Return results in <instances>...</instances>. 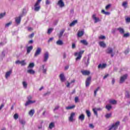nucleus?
<instances>
[{
  "mask_svg": "<svg viewBox=\"0 0 130 130\" xmlns=\"http://www.w3.org/2000/svg\"><path fill=\"white\" fill-rule=\"evenodd\" d=\"M84 33H85L84 30L79 31H78V34H77V36L78 37H82V36H83V35H84Z\"/></svg>",
  "mask_w": 130,
  "mask_h": 130,
  "instance_id": "5701e85b",
  "label": "nucleus"
},
{
  "mask_svg": "<svg viewBox=\"0 0 130 130\" xmlns=\"http://www.w3.org/2000/svg\"><path fill=\"white\" fill-rule=\"evenodd\" d=\"M108 76H109V74L106 75L104 77L103 79H106V78H107V77H108Z\"/></svg>",
  "mask_w": 130,
  "mask_h": 130,
  "instance_id": "338daca9",
  "label": "nucleus"
},
{
  "mask_svg": "<svg viewBox=\"0 0 130 130\" xmlns=\"http://www.w3.org/2000/svg\"><path fill=\"white\" fill-rule=\"evenodd\" d=\"M75 107H76V106L75 105H73L72 106L66 107V109H67V110H70L71 109H74Z\"/></svg>",
  "mask_w": 130,
  "mask_h": 130,
  "instance_id": "2f4dec72",
  "label": "nucleus"
},
{
  "mask_svg": "<svg viewBox=\"0 0 130 130\" xmlns=\"http://www.w3.org/2000/svg\"><path fill=\"white\" fill-rule=\"evenodd\" d=\"M125 97L127 98V99H129L130 98V94L128 91H126L125 93Z\"/></svg>",
  "mask_w": 130,
  "mask_h": 130,
  "instance_id": "c9c22d12",
  "label": "nucleus"
},
{
  "mask_svg": "<svg viewBox=\"0 0 130 130\" xmlns=\"http://www.w3.org/2000/svg\"><path fill=\"white\" fill-rule=\"evenodd\" d=\"M110 7H111V5L110 4L108 5L107 6H106V10H108V9H109Z\"/></svg>",
  "mask_w": 130,
  "mask_h": 130,
  "instance_id": "6e6d98bb",
  "label": "nucleus"
},
{
  "mask_svg": "<svg viewBox=\"0 0 130 130\" xmlns=\"http://www.w3.org/2000/svg\"><path fill=\"white\" fill-rule=\"evenodd\" d=\"M86 113L88 117H90L91 116V112H90L89 110H86Z\"/></svg>",
  "mask_w": 130,
  "mask_h": 130,
  "instance_id": "58836bf2",
  "label": "nucleus"
},
{
  "mask_svg": "<svg viewBox=\"0 0 130 130\" xmlns=\"http://www.w3.org/2000/svg\"><path fill=\"white\" fill-rule=\"evenodd\" d=\"M107 67V64L106 63H100L98 66V69H101L102 70H103L105 69Z\"/></svg>",
  "mask_w": 130,
  "mask_h": 130,
  "instance_id": "f3484780",
  "label": "nucleus"
},
{
  "mask_svg": "<svg viewBox=\"0 0 130 130\" xmlns=\"http://www.w3.org/2000/svg\"><path fill=\"white\" fill-rule=\"evenodd\" d=\"M41 50H42L41 48H40V47L37 48V49L36 50V52L35 53L34 57H37V56L38 55H40V54H41Z\"/></svg>",
  "mask_w": 130,
  "mask_h": 130,
  "instance_id": "9d476101",
  "label": "nucleus"
},
{
  "mask_svg": "<svg viewBox=\"0 0 130 130\" xmlns=\"http://www.w3.org/2000/svg\"><path fill=\"white\" fill-rule=\"evenodd\" d=\"M20 64H21V66H26V62H25V60L21 61Z\"/></svg>",
  "mask_w": 130,
  "mask_h": 130,
  "instance_id": "49530a36",
  "label": "nucleus"
},
{
  "mask_svg": "<svg viewBox=\"0 0 130 130\" xmlns=\"http://www.w3.org/2000/svg\"><path fill=\"white\" fill-rule=\"evenodd\" d=\"M64 32V29H62L60 31L59 37L60 38L62 35H63V33Z\"/></svg>",
  "mask_w": 130,
  "mask_h": 130,
  "instance_id": "ea45409f",
  "label": "nucleus"
},
{
  "mask_svg": "<svg viewBox=\"0 0 130 130\" xmlns=\"http://www.w3.org/2000/svg\"><path fill=\"white\" fill-rule=\"evenodd\" d=\"M49 58V53H48V52H46L44 54V59H43V61L44 62H46V61H47V60H48Z\"/></svg>",
  "mask_w": 130,
  "mask_h": 130,
  "instance_id": "1a4fd4ad",
  "label": "nucleus"
},
{
  "mask_svg": "<svg viewBox=\"0 0 130 130\" xmlns=\"http://www.w3.org/2000/svg\"><path fill=\"white\" fill-rule=\"evenodd\" d=\"M72 48L73 49H74V48H76V44L75 43L72 44Z\"/></svg>",
  "mask_w": 130,
  "mask_h": 130,
  "instance_id": "bf43d9fd",
  "label": "nucleus"
},
{
  "mask_svg": "<svg viewBox=\"0 0 130 130\" xmlns=\"http://www.w3.org/2000/svg\"><path fill=\"white\" fill-rule=\"evenodd\" d=\"M119 124H120V122L118 121L110 125L108 130H117L118 128V126H119Z\"/></svg>",
  "mask_w": 130,
  "mask_h": 130,
  "instance_id": "f257e3e1",
  "label": "nucleus"
},
{
  "mask_svg": "<svg viewBox=\"0 0 130 130\" xmlns=\"http://www.w3.org/2000/svg\"><path fill=\"white\" fill-rule=\"evenodd\" d=\"M52 31H53V28H49L48 29L47 33L48 34H50L51 33V32H52Z\"/></svg>",
  "mask_w": 130,
  "mask_h": 130,
  "instance_id": "a18cd8bd",
  "label": "nucleus"
},
{
  "mask_svg": "<svg viewBox=\"0 0 130 130\" xmlns=\"http://www.w3.org/2000/svg\"><path fill=\"white\" fill-rule=\"evenodd\" d=\"M125 21H126V23H130V18L129 17H127L125 19Z\"/></svg>",
  "mask_w": 130,
  "mask_h": 130,
  "instance_id": "864d4df0",
  "label": "nucleus"
},
{
  "mask_svg": "<svg viewBox=\"0 0 130 130\" xmlns=\"http://www.w3.org/2000/svg\"><path fill=\"white\" fill-rule=\"evenodd\" d=\"M27 101L25 104V106H28V105H30L31 104H34V103H36V100H32L31 101V99H33V96L31 95H28L27 97Z\"/></svg>",
  "mask_w": 130,
  "mask_h": 130,
  "instance_id": "f03ea898",
  "label": "nucleus"
},
{
  "mask_svg": "<svg viewBox=\"0 0 130 130\" xmlns=\"http://www.w3.org/2000/svg\"><path fill=\"white\" fill-rule=\"evenodd\" d=\"M57 5L60 8H63L64 7V3L62 0H59L57 3Z\"/></svg>",
  "mask_w": 130,
  "mask_h": 130,
  "instance_id": "f8f14e48",
  "label": "nucleus"
},
{
  "mask_svg": "<svg viewBox=\"0 0 130 130\" xmlns=\"http://www.w3.org/2000/svg\"><path fill=\"white\" fill-rule=\"evenodd\" d=\"M34 67H35V64L34 62H31L28 66V69H33Z\"/></svg>",
  "mask_w": 130,
  "mask_h": 130,
  "instance_id": "72a5a7b5",
  "label": "nucleus"
},
{
  "mask_svg": "<svg viewBox=\"0 0 130 130\" xmlns=\"http://www.w3.org/2000/svg\"><path fill=\"white\" fill-rule=\"evenodd\" d=\"M75 116H76V113L72 112L70 114V116H69V117L68 118L69 121H70V122H74V121H75V120H76V119H75Z\"/></svg>",
  "mask_w": 130,
  "mask_h": 130,
  "instance_id": "39448f33",
  "label": "nucleus"
},
{
  "mask_svg": "<svg viewBox=\"0 0 130 130\" xmlns=\"http://www.w3.org/2000/svg\"><path fill=\"white\" fill-rule=\"evenodd\" d=\"M33 49V46H30L26 47V54H29L31 51Z\"/></svg>",
  "mask_w": 130,
  "mask_h": 130,
  "instance_id": "6ab92c4d",
  "label": "nucleus"
},
{
  "mask_svg": "<svg viewBox=\"0 0 130 130\" xmlns=\"http://www.w3.org/2000/svg\"><path fill=\"white\" fill-rule=\"evenodd\" d=\"M90 84H91V77H89L87 78L85 81L86 87H89V86H90Z\"/></svg>",
  "mask_w": 130,
  "mask_h": 130,
  "instance_id": "ddd939ff",
  "label": "nucleus"
},
{
  "mask_svg": "<svg viewBox=\"0 0 130 130\" xmlns=\"http://www.w3.org/2000/svg\"><path fill=\"white\" fill-rule=\"evenodd\" d=\"M127 2H124L122 3V6L124 9H126L127 8Z\"/></svg>",
  "mask_w": 130,
  "mask_h": 130,
  "instance_id": "c85d7f7f",
  "label": "nucleus"
},
{
  "mask_svg": "<svg viewBox=\"0 0 130 130\" xmlns=\"http://www.w3.org/2000/svg\"><path fill=\"white\" fill-rule=\"evenodd\" d=\"M106 39V38L104 36H101L100 37H99V39L104 40Z\"/></svg>",
  "mask_w": 130,
  "mask_h": 130,
  "instance_id": "3c124183",
  "label": "nucleus"
},
{
  "mask_svg": "<svg viewBox=\"0 0 130 130\" xmlns=\"http://www.w3.org/2000/svg\"><path fill=\"white\" fill-rule=\"evenodd\" d=\"M123 37H125L126 38H127V37H129V33L127 32L126 34H124L123 35Z\"/></svg>",
  "mask_w": 130,
  "mask_h": 130,
  "instance_id": "de8ad7c7",
  "label": "nucleus"
},
{
  "mask_svg": "<svg viewBox=\"0 0 130 130\" xmlns=\"http://www.w3.org/2000/svg\"><path fill=\"white\" fill-rule=\"evenodd\" d=\"M29 37H30V38H32V37H34V34L32 33V34H30L29 35Z\"/></svg>",
  "mask_w": 130,
  "mask_h": 130,
  "instance_id": "774afa93",
  "label": "nucleus"
},
{
  "mask_svg": "<svg viewBox=\"0 0 130 130\" xmlns=\"http://www.w3.org/2000/svg\"><path fill=\"white\" fill-rule=\"evenodd\" d=\"M22 85L24 89H27V86H28V84H27V82H26V81H23L22 82Z\"/></svg>",
  "mask_w": 130,
  "mask_h": 130,
  "instance_id": "e433bc0d",
  "label": "nucleus"
},
{
  "mask_svg": "<svg viewBox=\"0 0 130 130\" xmlns=\"http://www.w3.org/2000/svg\"><path fill=\"white\" fill-rule=\"evenodd\" d=\"M83 61L86 66V67H88L89 66V63H90V57L87 58V57H84L83 58Z\"/></svg>",
  "mask_w": 130,
  "mask_h": 130,
  "instance_id": "9b49d317",
  "label": "nucleus"
},
{
  "mask_svg": "<svg viewBox=\"0 0 130 130\" xmlns=\"http://www.w3.org/2000/svg\"><path fill=\"white\" fill-rule=\"evenodd\" d=\"M106 118H109L111 117V113H108L105 115Z\"/></svg>",
  "mask_w": 130,
  "mask_h": 130,
  "instance_id": "37998d69",
  "label": "nucleus"
},
{
  "mask_svg": "<svg viewBox=\"0 0 130 130\" xmlns=\"http://www.w3.org/2000/svg\"><path fill=\"white\" fill-rule=\"evenodd\" d=\"M34 113H35V110L33 109L30 110L28 113L29 115H30V116H33V115H34Z\"/></svg>",
  "mask_w": 130,
  "mask_h": 130,
  "instance_id": "bb28decb",
  "label": "nucleus"
},
{
  "mask_svg": "<svg viewBox=\"0 0 130 130\" xmlns=\"http://www.w3.org/2000/svg\"><path fill=\"white\" fill-rule=\"evenodd\" d=\"M66 87H67V88H70L71 83L69 82V81H67V83H66Z\"/></svg>",
  "mask_w": 130,
  "mask_h": 130,
  "instance_id": "8fccbe9b",
  "label": "nucleus"
},
{
  "mask_svg": "<svg viewBox=\"0 0 130 130\" xmlns=\"http://www.w3.org/2000/svg\"><path fill=\"white\" fill-rule=\"evenodd\" d=\"M78 119H79L80 121H84V120L85 119V115H84V114H82L79 115Z\"/></svg>",
  "mask_w": 130,
  "mask_h": 130,
  "instance_id": "aec40b11",
  "label": "nucleus"
},
{
  "mask_svg": "<svg viewBox=\"0 0 130 130\" xmlns=\"http://www.w3.org/2000/svg\"><path fill=\"white\" fill-rule=\"evenodd\" d=\"M77 23H78V21L74 20L70 24L69 26L70 27H73V26H75V25H76V24H77Z\"/></svg>",
  "mask_w": 130,
  "mask_h": 130,
  "instance_id": "cd10ccee",
  "label": "nucleus"
},
{
  "mask_svg": "<svg viewBox=\"0 0 130 130\" xmlns=\"http://www.w3.org/2000/svg\"><path fill=\"white\" fill-rule=\"evenodd\" d=\"M59 78L61 82H63L66 81V77H64V74L62 73L59 75Z\"/></svg>",
  "mask_w": 130,
  "mask_h": 130,
  "instance_id": "dca6fc26",
  "label": "nucleus"
},
{
  "mask_svg": "<svg viewBox=\"0 0 130 130\" xmlns=\"http://www.w3.org/2000/svg\"><path fill=\"white\" fill-rule=\"evenodd\" d=\"M57 45H63V42H62V40H59L56 42Z\"/></svg>",
  "mask_w": 130,
  "mask_h": 130,
  "instance_id": "c756f323",
  "label": "nucleus"
},
{
  "mask_svg": "<svg viewBox=\"0 0 130 130\" xmlns=\"http://www.w3.org/2000/svg\"><path fill=\"white\" fill-rule=\"evenodd\" d=\"M50 1H49V0L46 1V5H50Z\"/></svg>",
  "mask_w": 130,
  "mask_h": 130,
  "instance_id": "680f3d73",
  "label": "nucleus"
},
{
  "mask_svg": "<svg viewBox=\"0 0 130 130\" xmlns=\"http://www.w3.org/2000/svg\"><path fill=\"white\" fill-rule=\"evenodd\" d=\"M92 19H93V20H94L95 23H98V22H100V21H101L100 20V18L96 17V14H93L92 15Z\"/></svg>",
  "mask_w": 130,
  "mask_h": 130,
  "instance_id": "4468645a",
  "label": "nucleus"
},
{
  "mask_svg": "<svg viewBox=\"0 0 130 130\" xmlns=\"http://www.w3.org/2000/svg\"><path fill=\"white\" fill-rule=\"evenodd\" d=\"M27 73H28V74H30V75H34V74H35V71L32 69H29L27 71Z\"/></svg>",
  "mask_w": 130,
  "mask_h": 130,
  "instance_id": "b1692460",
  "label": "nucleus"
},
{
  "mask_svg": "<svg viewBox=\"0 0 130 130\" xmlns=\"http://www.w3.org/2000/svg\"><path fill=\"white\" fill-rule=\"evenodd\" d=\"M80 43H82V44H84V45H87L88 44V42L85 40H82L80 41Z\"/></svg>",
  "mask_w": 130,
  "mask_h": 130,
  "instance_id": "f704fd0d",
  "label": "nucleus"
},
{
  "mask_svg": "<svg viewBox=\"0 0 130 130\" xmlns=\"http://www.w3.org/2000/svg\"><path fill=\"white\" fill-rule=\"evenodd\" d=\"M106 53L108 54H111V57H113L114 56V54H113V49L111 47H109L106 50Z\"/></svg>",
  "mask_w": 130,
  "mask_h": 130,
  "instance_id": "423d86ee",
  "label": "nucleus"
},
{
  "mask_svg": "<svg viewBox=\"0 0 130 130\" xmlns=\"http://www.w3.org/2000/svg\"><path fill=\"white\" fill-rule=\"evenodd\" d=\"M93 111L95 115H98V113H97V110L96 109H93Z\"/></svg>",
  "mask_w": 130,
  "mask_h": 130,
  "instance_id": "603ef678",
  "label": "nucleus"
},
{
  "mask_svg": "<svg viewBox=\"0 0 130 130\" xmlns=\"http://www.w3.org/2000/svg\"><path fill=\"white\" fill-rule=\"evenodd\" d=\"M117 30L119 31L120 34H123L124 33V29H123L122 27H118L117 28Z\"/></svg>",
  "mask_w": 130,
  "mask_h": 130,
  "instance_id": "412c9836",
  "label": "nucleus"
},
{
  "mask_svg": "<svg viewBox=\"0 0 130 130\" xmlns=\"http://www.w3.org/2000/svg\"><path fill=\"white\" fill-rule=\"evenodd\" d=\"M81 73L83 75V76H89L90 75V71L88 70H82Z\"/></svg>",
  "mask_w": 130,
  "mask_h": 130,
  "instance_id": "a211bd4d",
  "label": "nucleus"
},
{
  "mask_svg": "<svg viewBox=\"0 0 130 130\" xmlns=\"http://www.w3.org/2000/svg\"><path fill=\"white\" fill-rule=\"evenodd\" d=\"M59 108V106H56L55 108L54 109V111H56V110H57Z\"/></svg>",
  "mask_w": 130,
  "mask_h": 130,
  "instance_id": "4d7b16f0",
  "label": "nucleus"
},
{
  "mask_svg": "<svg viewBox=\"0 0 130 130\" xmlns=\"http://www.w3.org/2000/svg\"><path fill=\"white\" fill-rule=\"evenodd\" d=\"M15 63L16 64H21V61L20 60H17L16 61H15Z\"/></svg>",
  "mask_w": 130,
  "mask_h": 130,
  "instance_id": "052dcab7",
  "label": "nucleus"
},
{
  "mask_svg": "<svg viewBox=\"0 0 130 130\" xmlns=\"http://www.w3.org/2000/svg\"><path fill=\"white\" fill-rule=\"evenodd\" d=\"M19 123H20V124H22L23 126H24V125L26 124V121L24 119H21L19 120Z\"/></svg>",
  "mask_w": 130,
  "mask_h": 130,
  "instance_id": "a878e982",
  "label": "nucleus"
},
{
  "mask_svg": "<svg viewBox=\"0 0 130 130\" xmlns=\"http://www.w3.org/2000/svg\"><path fill=\"white\" fill-rule=\"evenodd\" d=\"M23 17V15H20L18 17L15 18V22L17 25H19L20 23H21V18Z\"/></svg>",
  "mask_w": 130,
  "mask_h": 130,
  "instance_id": "2eb2a0df",
  "label": "nucleus"
},
{
  "mask_svg": "<svg viewBox=\"0 0 130 130\" xmlns=\"http://www.w3.org/2000/svg\"><path fill=\"white\" fill-rule=\"evenodd\" d=\"M12 25V21H10L9 23H7L5 24V27L8 28V27L11 26Z\"/></svg>",
  "mask_w": 130,
  "mask_h": 130,
  "instance_id": "79ce46f5",
  "label": "nucleus"
},
{
  "mask_svg": "<svg viewBox=\"0 0 130 130\" xmlns=\"http://www.w3.org/2000/svg\"><path fill=\"white\" fill-rule=\"evenodd\" d=\"M127 79V74L122 75L120 78L119 83L120 84H123V82L125 81V80Z\"/></svg>",
  "mask_w": 130,
  "mask_h": 130,
  "instance_id": "0eeeda50",
  "label": "nucleus"
},
{
  "mask_svg": "<svg viewBox=\"0 0 130 130\" xmlns=\"http://www.w3.org/2000/svg\"><path fill=\"white\" fill-rule=\"evenodd\" d=\"M85 52V51H81L79 52H76L74 54L75 56H77L76 58V60H80L82 58V54Z\"/></svg>",
  "mask_w": 130,
  "mask_h": 130,
  "instance_id": "20e7f679",
  "label": "nucleus"
},
{
  "mask_svg": "<svg viewBox=\"0 0 130 130\" xmlns=\"http://www.w3.org/2000/svg\"><path fill=\"white\" fill-rule=\"evenodd\" d=\"M13 117L14 119H18L19 118V115L17 113L15 114Z\"/></svg>",
  "mask_w": 130,
  "mask_h": 130,
  "instance_id": "c03bdc74",
  "label": "nucleus"
},
{
  "mask_svg": "<svg viewBox=\"0 0 130 130\" xmlns=\"http://www.w3.org/2000/svg\"><path fill=\"white\" fill-rule=\"evenodd\" d=\"M99 44L101 47H106V44L104 42H100Z\"/></svg>",
  "mask_w": 130,
  "mask_h": 130,
  "instance_id": "7c9ffc66",
  "label": "nucleus"
},
{
  "mask_svg": "<svg viewBox=\"0 0 130 130\" xmlns=\"http://www.w3.org/2000/svg\"><path fill=\"white\" fill-rule=\"evenodd\" d=\"M54 126H55L54 122H51L49 125V128H50V129H52Z\"/></svg>",
  "mask_w": 130,
  "mask_h": 130,
  "instance_id": "393cba45",
  "label": "nucleus"
},
{
  "mask_svg": "<svg viewBox=\"0 0 130 130\" xmlns=\"http://www.w3.org/2000/svg\"><path fill=\"white\" fill-rule=\"evenodd\" d=\"M50 94V91H47L46 93H44V96H47V95Z\"/></svg>",
  "mask_w": 130,
  "mask_h": 130,
  "instance_id": "13d9d810",
  "label": "nucleus"
},
{
  "mask_svg": "<svg viewBox=\"0 0 130 130\" xmlns=\"http://www.w3.org/2000/svg\"><path fill=\"white\" fill-rule=\"evenodd\" d=\"M89 127H91V128H94V125H92V124H89Z\"/></svg>",
  "mask_w": 130,
  "mask_h": 130,
  "instance_id": "69168bd1",
  "label": "nucleus"
},
{
  "mask_svg": "<svg viewBox=\"0 0 130 130\" xmlns=\"http://www.w3.org/2000/svg\"><path fill=\"white\" fill-rule=\"evenodd\" d=\"M40 71H42L43 74L46 75L47 68H45V64H43L40 67Z\"/></svg>",
  "mask_w": 130,
  "mask_h": 130,
  "instance_id": "6e6552de",
  "label": "nucleus"
},
{
  "mask_svg": "<svg viewBox=\"0 0 130 130\" xmlns=\"http://www.w3.org/2000/svg\"><path fill=\"white\" fill-rule=\"evenodd\" d=\"M110 103H111V104H113V105H115L117 104V102L116 100H110Z\"/></svg>",
  "mask_w": 130,
  "mask_h": 130,
  "instance_id": "4c0bfd02",
  "label": "nucleus"
},
{
  "mask_svg": "<svg viewBox=\"0 0 130 130\" xmlns=\"http://www.w3.org/2000/svg\"><path fill=\"white\" fill-rule=\"evenodd\" d=\"M5 52H2L1 55V57L3 58V57H5Z\"/></svg>",
  "mask_w": 130,
  "mask_h": 130,
  "instance_id": "5fc2aeb1",
  "label": "nucleus"
},
{
  "mask_svg": "<svg viewBox=\"0 0 130 130\" xmlns=\"http://www.w3.org/2000/svg\"><path fill=\"white\" fill-rule=\"evenodd\" d=\"M112 106L111 105H107L106 106V109H107L108 111H110L111 109H112Z\"/></svg>",
  "mask_w": 130,
  "mask_h": 130,
  "instance_id": "473e14b6",
  "label": "nucleus"
},
{
  "mask_svg": "<svg viewBox=\"0 0 130 130\" xmlns=\"http://www.w3.org/2000/svg\"><path fill=\"white\" fill-rule=\"evenodd\" d=\"M74 100H75V103H78V102H79V97L78 96L75 97L74 99Z\"/></svg>",
  "mask_w": 130,
  "mask_h": 130,
  "instance_id": "09e8293b",
  "label": "nucleus"
},
{
  "mask_svg": "<svg viewBox=\"0 0 130 130\" xmlns=\"http://www.w3.org/2000/svg\"><path fill=\"white\" fill-rule=\"evenodd\" d=\"M42 1V0H37L35 3L34 5V11H35V12H39V11L40 10L41 8L40 7V3H41Z\"/></svg>",
  "mask_w": 130,
  "mask_h": 130,
  "instance_id": "7ed1b4c3",
  "label": "nucleus"
},
{
  "mask_svg": "<svg viewBox=\"0 0 130 130\" xmlns=\"http://www.w3.org/2000/svg\"><path fill=\"white\" fill-rule=\"evenodd\" d=\"M12 74V70H10L9 71L6 72L5 75V78L6 79H8L10 76H11V74Z\"/></svg>",
  "mask_w": 130,
  "mask_h": 130,
  "instance_id": "4be33fe9",
  "label": "nucleus"
},
{
  "mask_svg": "<svg viewBox=\"0 0 130 130\" xmlns=\"http://www.w3.org/2000/svg\"><path fill=\"white\" fill-rule=\"evenodd\" d=\"M6 16V12L0 14V19H3Z\"/></svg>",
  "mask_w": 130,
  "mask_h": 130,
  "instance_id": "a19ab883",
  "label": "nucleus"
},
{
  "mask_svg": "<svg viewBox=\"0 0 130 130\" xmlns=\"http://www.w3.org/2000/svg\"><path fill=\"white\" fill-rule=\"evenodd\" d=\"M128 52H129V51L128 50V49H127L125 51L124 53L125 54H128Z\"/></svg>",
  "mask_w": 130,
  "mask_h": 130,
  "instance_id": "0e129e2a",
  "label": "nucleus"
},
{
  "mask_svg": "<svg viewBox=\"0 0 130 130\" xmlns=\"http://www.w3.org/2000/svg\"><path fill=\"white\" fill-rule=\"evenodd\" d=\"M114 83H115V79H114V78H112V84L113 85H114Z\"/></svg>",
  "mask_w": 130,
  "mask_h": 130,
  "instance_id": "e2e57ef3",
  "label": "nucleus"
}]
</instances>
